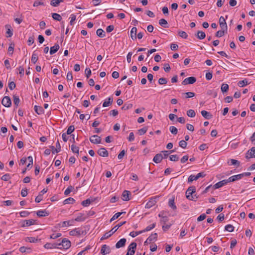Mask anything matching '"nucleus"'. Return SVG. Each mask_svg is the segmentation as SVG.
Instances as JSON below:
<instances>
[{
    "instance_id": "obj_1",
    "label": "nucleus",
    "mask_w": 255,
    "mask_h": 255,
    "mask_svg": "<svg viewBox=\"0 0 255 255\" xmlns=\"http://www.w3.org/2000/svg\"><path fill=\"white\" fill-rule=\"evenodd\" d=\"M196 191V188L194 186L189 187L186 192V196L187 199L192 201H196L197 197L196 194H193Z\"/></svg>"
},
{
    "instance_id": "obj_2",
    "label": "nucleus",
    "mask_w": 255,
    "mask_h": 255,
    "mask_svg": "<svg viewBox=\"0 0 255 255\" xmlns=\"http://www.w3.org/2000/svg\"><path fill=\"white\" fill-rule=\"evenodd\" d=\"M126 223V221H124V222L120 223L119 224H118V225L115 226L114 228H112V229L109 232L106 233L104 235V236L101 238V240H103L108 239V238L111 237L114 233H115L118 230V229L120 227H121L123 225L125 224Z\"/></svg>"
},
{
    "instance_id": "obj_3",
    "label": "nucleus",
    "mask_w": 255,
    "mask_h": 255,
    "mask_svg": "<svg viewBox=\"0 0 255 255\" xmlns=\"http://www.w3.org/2000/svg\"><path fill=\"white\" fill-rule=\"evenodd\" d=\"M58 249H62V248L64 249H68L71 247V242L69 240L66 238L62 239V241L57 244Z\"/></svg>"
},
{
    "instance_id": "obj_4",
    "label": "nucleus",
    "mask_w": 255,
    "mask_h": 255,
    "mask_svg": "<svg viewBox=\"0 0 255 255\" xmlns=\"http://www.w3.org/2000/svg\"><path fill=\"white\" fill-rule=\"evenodd\" d=\"M206 176V174L204 172H201L198 173L196 175H191L188 178V182H192L194 180H197L201 177H204Z\"/></svg>"
},
{
    "instance_id": "obj_5",
    "label": "nucleus",
    "mask_w": 255,
    "mask_h": 255,
    "mask_svg": "<svg viewBox=\"0 0 255 255\" xmlns=\"http://www.w3.org/2000/svg\"><path fill=\"white\" fill-rule=\"evenodd\" d=\"M136 246L137 245L135 243H131L128 247V251L126 255H133L135 253V250L136 248Z\"/></svg>"
},
{
    "instance_id": "obj_6",
    "label": "nucleus",
    "mask_w": 255,
    "mask_h": 255,
    "mask_svg": "<svg viewBox=\"0 0 255 255\" xmlns=\"http://www.w3.org/2000/svg\"><path fill=\"white\" fill-rule=\"evenodd\" d=\"M196 81V78L194 77H189L185 78L182 82V84L186 85L188 84H193Z\"/></svg>"
},
{
    "instance_id": "obj_7",
    "label": "nucleus",
    "mask_w": 255,
    "mask_h": 255,
    "mask_svg": "<svg viewBox=\"0 0 255 255\" xmlns=\"http://www.w3.org/2000/svg\"><path fill=\"white\" fill-rule=\"evenodd\" d=\"M1 104L5 107H10L11 105V101L9 97L5 96L1 101Z\"/></svg>"
},
{
    "instance_id": "obj_8",
    "label": "nucleus",
    "mask_w": 255,
    "mask_h": 255,
    "mask_svg": "<svg viewBox=\"0 0 255 255\" xmlns=\"http://www.w3.org/2000/svg\"><path fill=\"white\" fill-rule=\"evenodd\" d=\"M84 231L82 230V229L80 228H76L74 230H71L69 232V234L71 236H80L81 234H83Z\"/></svg>"
},
{
    "instance_id": "obj_9",
    "label": "nucleus",
    "mask_w": 255,
    "mask_h": 255,
    "mask_svg": "<svg viewBox=\"0 0 255 255\" xmlns=\"http://www.w3.org/2000/svg\"><path fill=\"white\" fill-rule=\"evenodd\" d=\"M253 157L255 158V147H253L251 149L249 150L246 154V158L247 159Z\"/></svg>"
},
{
    "instance_id": "obj_10",
    "label": "nucleus",
    "mask_w": 255,
    "mask_h": 255,
    "mask_svg": "<svg viewBox=\"0 0 255 255\" xmlns=\"http://www.w3.org/2000/svg\"><path fill=\"white\" fill-rule=\"evenodd\" d=\"M90 141L94 144H99L101 142V138L97 135H94L90 137Z\"/></svg>"
},
{
    "instance_id": "obj_11",
    "label": "nucleus",
    "mask_w": 255,
    "mask_h": 255,
    "mask_svg": "<svg viewBox=\"0 0 255 255\" xmlns=\"http://www.w3.org/2000/svg\"><path fill=\"white\" fill-rule=\"evenodd\" d=\"M219 24L221 29L227 30L228 26L225 18L221 16L219 18Z\"/></svg>"
},
{
    "instance_id": "obj_12",
    "label": "nucleus",
    "mask_w": 255,
    "mask_h": 255,
    "mask_svg": "<svg viewBox=\"0 0 255 255\" xmlns=\"http://www.w3.org/2000/svg\"><path fill=\"white\" fill-rule=\"evenodd\" d=\"M228 183H229L228 179L223 180L219 181V182H217V183H216L213 186V188L214 189H218V188L223 186L224 185L227 184Z\"/></svg>"
},
{
    "instance_id": "obj_13",
    "label": "nucleus",
    "mask_w": 255,
    "mask_h": 255,
    "mask_svg": "<svg viewBox=\"0 0 255 255\" xmlns=\"http://www.w3.org/2000/svg\"><path fill=\"white\" fill-rule=\"evenodd\" d=\"M111 249L110 247L106 245H104L102 246L101 250V254L102 255H105L108 254L110 253Z\"/></svg>"
},
{
    "instance_id": "obj_14",
    "label": "nucleus",
    "mask_w": 255,
    "mask_h": 255,
    "mask_svg": "<svg viewBox=\"0 0 255 255\" xmlns=\"http://www.w3.org/2000/svg\"><path fill=\"white\" fill-rule=\"evenodd\" d=\"M98 154L102 157L108 156L109 153L106 149L104 147H101L98 150Z\"/></svg>"
},
{
    "instance_id": "obj_15",
    "label": "nucleus",
    "mask_w": 255,
    "mask_h": 255,
    "mask_svg": "<svg viewBox=\"0 0 255 255\" xmlns=\"http://www.w3.org/2000/svg\"><path fill=\"white\" fill-rule=\"evenodd\" d=\"M156 198H151L146 204L145 208L149 209L154 206L156 203Z\"/></svg>"
},
{
    "instance_id": "obj_16",
    "label": "nucleus",
    "mask_w": 255,
    "mask_h": 255,
    "mask_svg": "<svg viewBox=\"0 0 255 255\" xmlns=\"http://www.w3.org/2000/svg\"><path fill=\"white\" fill-rule=\"evenodd\" d=\"M126 239L125 238L121 239L116 244V247L117 249L123 247L125 246L126 243Z\"/></svg>"
},
{
    "instance_id": "obj_17",
    "label": "nucleus",
    "mask_w": 255,
    "mask_h": 255,
    "mask_svg": "<svg viewBox=\"0 0 255 255\" xmlns=\"http://www.w3.org/2000/svg\"><path fill=\"white\" fill-rule=\"evenodd\" d=\"M162 160V153H157L153 157V161L156 163H160Z\"/></svg>"
},
{
    "instance_id": "obj_18",
    "label": "nucleus",
    "mask_w": 255,
    "mask_h": 255,
    "mask_svg": "<svg viewBox=\"0 0 255 255\" xmlns=\"http://www.w3.org/2000/svg\"><path fill=\"white\" fill-rule=\"evenodd\" d=\"M130 192L127 190H125L122 194V199L124 201H129L130 198L129 196L130 195Z\"/></svg>"
},
{
    "instance_id": "obj_19",
    "label": "nucleus",
    "mask_w": 255,
    "mask_h": 255,
    "mask_svg": "<svg viewBox=\"0 0 255 255\" xmlns=\"http://www.w3.org/2000/svg\"><path fill=\"white\" fill-rule=\"evenodd\" d=\"M201 113L202 116L206 119L209 120L212 118V115L206 111L203 110Z\"/></svg>"
},
{
    "instance_id": "obj_20",
    "label": "nucleus",
    "mask_w": 255,
    "mask_h": 255,
    "mask_svg": "<svg viewBox=\"0 0 255 255\" xmlns=\"http://www.w3.org/2000/svg\"><path fill=\"white\" fill-rule=\"evenodd\" d=\"M241 179H242L241 176V174H239L238 175H235L231 176L229 178V179L228 180L229 182H234L237 180H239Z\"/></svg>"
},
{
    "instance_id": "obj_21",
    "label": "nucleus",
    "mask_w": 255,
    "mask_h": 255,
    "mask_svg": "<svg viewBox=\"0 0 255 255\" xmlns=\"http://www.w3.org/2000/svg\"><path fill=\"white\" fill-rule=\"evenodd\" d=\"M34 111L38 115H41L44 113V111L42 107L35 105L34 107Z\"/></svg>"
},
{
    "instance_id": "obj_22",
    "label": "nucleus",
    "mask_w": 255,
    "mask_h": 255,
    "mask_svg": "<svg viewBox=\"0 0 255 255\" xmlns=\"http://www.w3.org/2000/svg\"><path fill=\"white\" fill-rule=\"evenodd\" d=\"M136 32L137 28L135 27H133L130 30V37L132 40H135L136 39Z\"/></svg>"
},
{
    "instance_id": "obj_23",
    "label": "nucleus",
    "mask_w": 255,
    "mask_h": 255,
    "mask_svg": "<svg viewBox=\"0 0 255 255\" xmlns=\"http://www.w3.org/2000/svg\"><path fill=\"white\" fill-rule=\"evenodd\" d=\"M74 223V220L72 221H66L61 222L59 224V226L61 227H65L69 226H71Z\"/></svg>"
},
{
    "instance_id": "obj_24",
    "label": "nucleus",
    "mask_w": 255,
    "mask_h": 255,
    "mask_svg": "<svg viewBox=\"0 0 255 255\" xmlns=\"http://www.w3.org/2000/svg\"><path fill=\"white\" fill-rule=\"evenodd\" d=\"M168 206L171 207L173 210H175L177 209L176 206L174 203V197H172L168 201Z\"/></svg>"
},
{
    "instance_id": "obj_25",
    "label": "nucleus",
    "mask_w": 255,
    "mask_h": 255,
    "mask_svg": "<svg viewBox=\"0 0 255 255\" xmlns=\"http://www.w3.org/2000/svg\"><path fill=\"white\" fill-rule=\"evenodd\" d=\"M59 49V45L58 44L55 45L50 48V54L53 55Z\"/></svg>"
},
{
    "instance_id": "obj_26",
    "label": "nucleus",
    "mask_w": 255,
    "mask_h": 255,
    "mask_svg": "<svg viewBox=\"0 0 255 255\" xmlns=\"http://www.w3.org/2000/svg\"><path fill=\"white\" fill-rule=\"evenodd\" d=\"M175 150H163L161 152L162 154V159L166 158L170 154L174 152Z\"/></svg>"
},
{
    "instance_id": "obj_27",
    "label": "nucleus",
    "mask_w": 255,
    "mask_h": 255,
    "mask_svg": "<svg viewBox=\"0 0 255 255\" xmlns=\"http://www.w3.org/2000/svg\"><path fill=\"white\" fill-rule=\"evenodd\" d=\"M35 221L33 219L24 221L22 227H28L34 224Z\"/></svg>"
},
{
    "instance_id": "obj_28",
    "label": "nucleus",
    "mask_w": 255,
    "mask_h": 255,
    "mask_svg": "<svg viewBox=\"0 0 255 255\" xmlns=\"http://www.w3.org/2000/svg\"><path fill=\"white\" fill-rule=\"evenodd\" d=\"M19 251L22 253L29 254L31 252V249L30 248L25 247H21L19 249Z\"/></svg>"
},
{
    "instance_id": "obj_29",
    "label": "nucleus",
    "mask_w": 255,
    "mask_h": 255,
    "mask_svg": "<svg viewBox=\"0 0 255 255\" xmlns=\"http://www.w3.org/2000/svg\"><path fill=\"white\" fill-rule=\"evenodd\" d=\"M196 36L197 37V38L202 40L205 38L206 34L204 32L202 31H198Z\"/></svg>"
},
{
    "instance_id": "obj_30",
    "label": "nucleus",
    "mask_w": 255,
    "mask_h": 255,
    "mask_svg": "<svg viewBox=\"0 0 255 255\" xmlns=\"http://www.w3.org/2000/svg\"><path fill=\"white\" fill-rule=\"evenodd\" d=\"M113 98L111 97H109L103 104V106L104 107H108L111 105L113 103Z\"/></svg>"
},
{
    "instance_id": "obj_31",
    "label": "nucleus",
    "mask_w": 255,
    "mask_h": 255,
    "mask_svg": "<svg viewBox=\"0 0 255 255\" xmlns=\"http://www.w3.org/2000/svg\"><path fill=\"white\" fill-rule=\"evenodd\" d=\"M5 28L6 29V34H8V35L6 36L7 37H10L13 35V31L12 30L10 29V26L9 25H6Z\"/></svg>"
},
{
    "instance_id": "obj_32",
    "label": "nucleus",
    "mask_w": 255,
    "mask_h": 255,
    "mask_svg": "<svg viewBox=\"0 0 255 255\" xmlns=\"http://www.w3.org/2000/svg\"><path fill=\"white\" fill-rule=\"evenodd\" d=\"M57 246H58L57 244L46 243L44 245V247L45 249H54L57 248Z\"/></svg>"
},
{
    "instance_id": "obj_33",
    "label": "nucleus",
    "mask_w": 255,
    "mask_h": 255,
    "mask_svg": "<svg viewBox=\"0 0 255 255\" xmlns=\"http://www.w3.org/2000/svg\"><path fill=\"white\" fill-rule=\"evenodd\" d=\"M97 35L101 38L104 37L106 35L105 32L101 28L98 29L96 31Z\"/></svg>"
},
{
    "instance_id": "obj_34",
    "label": "nucleus",
    "mask_w": 255,
    "mask_h": 255,
    "mask_svg": "<svg viewBox=\"0 0 255 255\" xmlns=\"http://www.w3.org/2000/svg\"><path fill=\"white\" fill-rule=\"evenodd\" d=\"M38 217H45L48 215V213L45 210H39L36 212Z\"/></svg>"
},
{
    "instance_id": "obj_35",
    "label": "nucleus",
    "mask_w": 255,
    "mask_h": 255,
    "mask_svg": "<svg viewBox=\"0 0 255 255\" xmlns=\"http://www.w3.org/2000/svg\"><path fill=\"white\" fill-rule=\"evenodd\" d=\"M159 24L164 28L168 27V23L166 20L162 18L159 20Z\"/></svg>"
},
{
    "instance_id": "obj_36",
    "label": "nucleus",
    "mask_w": 255,
    "mask_h": 255,
    "mask_svg": "<svg viewBox=\"0 0 255 255\" xmlns=\"http://www.w3.org/2000/svg\"><path fill=\"white\" fill-rule=\"evenodd\" d=\"M227 32V30H225L224 29H222L221 30H219L216 33V36L217 37H221L223 36L225 33Z\"/></svg>"
},
{
    "instance_id": "obj_37",
    "label": "nucleus",
    "mask_w": 255,
    "mask_h": 255,
    "mask_svg": "<svg viewBox=\"0 0 255 255\" xmlns=\"http://www.w3.org/2000/svg\"><path fill=\"white\" fill-rule=\"evenodd\" d=\"M63 0H51L50 4L53 6H57L60 2H63Z\"/></svg>"
},
{
    "instance_id": "obj_38",
    "label": "nucleus",
    "mask_w": 255,
    "mask_h": 255,
    "mask_svg": "<svg viewBox=\"0 0 255 255\" xmlns=\"http://www.w3.org/2000/svg\"><path fill=\"white\" fill-rule=\"evenodd\" d=\"M157 238V233H153L148 238L147 241H149V242L155 241Z\"/></svg>"
},
{
    "instance_id": "obj_39",
    "label": "nucleus",
    "mask_w": 255,
    "mask_h": 255,
    "mask_svg": "<svg viewBox=\"0 0 255 255\" xmlns=\"http://www.w3.org/2000/svg\"><path fill=\"white\" fill-rule=\"evenodd\" d=\"M74 202H75V200L74 199V198L69 197V198L64 200L63 204L64 205L68 204H73L74 203Z\"/></svg>"
},
{
    "instance_id": "obj_40",
    "label": "nucleus",
    "mask_w": 255,
    "mask_h": 255,
    "mask_svg": "<svg viewBox=\"0 0 255 255\" xmlns=\"http://www.w3.org/2000/svg\"><path fill=\"white\" fill-rule=\"evenodd\" d=\"M52 17L54 20H56L59 21H61L62 19L61 15L56 13H53L52 14Z\"/></svg>"
},
{
    "instance_id": "obj_41",
    "label": "nucleus",
    "mask_w": 255,
    "mask_h": 255,
    "mask_svg": "<svg viewBox=\"0 0 255 255\" xmlns=\"http://www.w3.org/2000/svg\"><path fill=\"white\" fill-rule=\"evenodd\" d=\"M38 60V55L35 53V52H33L32 57H31V62L35 64Z\"/></svg>"
},
{
    "instance_id": "obj_42",
    "label": "nucleus",
    "mask_w": 255,
    "mask_h": 255,
    "mask_svg": "<svg viewBox=\"0 0 255 255\" xmlns=\"http://www.w3.org/2000/svg\"><path fill=\"white\" fill-rule=\"evenodd\" d=\"M187 115L189 117L193 118L195 116L196 113L193 110H189L187 111Z\"/></svg>"
},
{
    "instance_id": "obj_43",
    "label": "nucleus",
    "mask_w": 255,
    "mask_h": 255,
    "mask_svg": "<svg viewBox=\"0 0 255 255\" xmlns=\"http://www.w3.org/2000/svg\"><path fill=\"white\" fill-rule=\"evenodd\" d=\"M222 92L224 93L227 92L229 89V86L227 84L223 83L221 88Z\"/></svg>"
},
{
    "instance_id": "obj_44",
    "label": "nucleus",
    "mask_w": 255,
    "mask_h": 255,
    "mask_svg": "<svg viewBox=\"0 0 255 255\" xmlns=\"http://www.w3.org/2000/svg\"><path fill=\"white\" fill-rule=\"evenodd\" d=\"M123 213H125V212H118L116 213L111 219L110 222H112L115 220L118 219Z\"/></svg>"
},
{
    "instance_id": "obj_45",
    "label": "nucleus",
    "mask_w": 255,
    "mask_h": 255,
    "mask_svg": "<svg viewBox=\"0 0 255 255\" xmlns=\"http://www.w3.org/2000/svg\"><path fill=\"white\" fill-rule=\"evenodd\" d=\"M248 84H249V83L248 82V81L246 79H245V80H243L242 81H240L238 83V86H240V87H244L246 85H247Z\"/></svg>"
},
{
    "instance_id": "obj_46",
    "label": "nucleus",
    "mask_w": 255,
    "mask_h": 255,
    "mask_svg": "<svg viewBox=\"0 0 255 255\" xmlns=\"http://www.w3.org/2000/svg\"><path fill=\"white\" fill-rule=\"evenodd\" d=\"M225 229L226 231L229 232H232L234 230V227L232 225L229 224L225 226Z\"/></svg>"
},
{
    "instance_id": "obj_47",
    "label": "nucleus",
    "mask_w": 255,
    "mask_h": 255,
    "mask_svg": "<svg viewBox=\"0 0 255 255\" xmlns=\"http://www.w3.org/2000/svg\"><path fill=\"white\" fill-rule=\"evenodd\" d=\"M13 103L14 105L16 106V108L18 106V104L20 102V100L19 99V97L16 95H13Z\"/></svg>"
},
{
    "instance_id": "obj_48",
    "label": "nucleus",
    "mask_w": 255,
    "mask_h": 255,
    "mask_svg": "<svg viewBox=\"0 0 255 255\" xmlns=\"http://www.w3.org/2000/svg\"><path fill=\"white\" fill-rule=\"evenodd\" d=\"M14 44L12 43L9 44V46L8 48V51L9 54L12 55L14 50Z\"/></svg>"
},
{
    "instance_id": "obj_49",
    "label": "nucleus",
    "mask_w": 255,
    "mask_h": 255,
    "mask_svg": "<svg viewBox=\"0 0 255 255\" xmlns=\"http://www.w3.org/2000/svg\"><path fill=\"white\" fill-rule=\"evenodd\" d=\"M25 241L30 243H36L38 240L34 237H27Z\"/></svg>"
},
{
    "instance_id": "obj_50",
    "label": "nucleus",
    "mask_w": 255,
    "mask_h": 255,
    "mask_svg": "<svg viewBox=\"0 0 255 255\" xmlns=\"http://www.w3.org/2000/svg\"><path fill=\"white\" fill-rule=\"evenodd\" d=\"M178 35L182 38L186 39L188 37V35L185 31H179Z\"/></svg>"
},
{
    "instance_id": "obj_51",
    "label": "nucleus",
    "mask_w": 255,
    "mask_h": 255,
    "mask_svg": "<svg viewBox=\"0 0 255 255\" xmlns=\"http://www.w3.org/2000/svg\"><path fill=\"white\" fill-rule=\"evenodd\" d=\"M132 107V104L130 103L125 104L122 107V109L124 110H128L131 109Z\"/></svg>"
},
{
    "instance_id": "obj_52",
    "label": "nucleus",
    "mask_w": 255,
    "mask_h": 255,
    "mask_svg": "<svg viewBox=\"0 0 255 255\" xmlns=\"http://www.w3.org/2000/svg\"><path fill=\"white\" fill-rule=\"evenodd\" d=\"M73 189L74 188L73 186H69L64 191L65 195H68L70 194V193L73 190Z\"/></svg>"
},
{
    "instance_id": "obj_53",
    "label": "nucleus",
    "mask_w": 255,
    "mask_h": 255,
    "mask_svg": "<svg viewBox=\"0 0 255 255\" xmlns=\"http://www.w3.org/2000/svg\"><path fill=\"white\" fill-rule=\"evenodd\" d=\"M230 162H231V163H230L231 165H237V167H239L240 165V162L238 160L234 159H230Z\"/></svg>"
},
{
    "instance_id": "obj_54",
    "label": "nucleus",
    "mask_w": 255,
    "mask_h": 255,
    "mask_svg": "<svg viewBox=\"0 0 255 255\" xmlns=\"http://www.w3.org/2000/svg\"><path fill=\"white\" fill-rule=\"evenodd\" d=\"M170 131L173 134H176L178 132L177 128L174 126H171L169 128Z\"/></svg>"
},
{
    "instance_id": "obj_55",
    "label": "nucleus",
    "mask_w": 255,
    "mask_h": 255,
    "mask_svg": "<svg viewBox=\"0 0 255 255\" xmlns=\"http://www.w3.org/2000/svg\"><path fill=\"white\" fill-rule=\"evenodd\" d=\"M71 150L73 153H79V148L74 144L71 145Z\"/></svg>"
},
{
    "instance_id": "obj_56",
    "label": "nucleus",
    "mask_w": 255,
    "mask_h": 255,
    "mask_svg": "<svg viewBox=\"0 0 255 255\" xmlns=\"http://www.w3.org/2000/svg\"><path fill=\"white\" fill-rule=\"evenodd\" d=\"M155 225H156V224L153 223L149 226H148L147 227H146V228L145 229H144L143 230V231H145V232L149 231L151 230L152 229H153L154 228H155Z\"/></svg>"
},
{
    "instance_id": "obj_57",
    "label": "nucleus",
    "mask_w": 255,
    "mask_h": 255,
    "mask_svg": "<svg viewBox=\"0 0 255 255\" xmlns=\"http://www.w3.org/2000/svg\"><path fill=\"white\" fill-rule=\"evenodd\" d=\"M167 83V80L165 78H160L158 80V83L160 85H165Z\"/></svg>"
},
{
    "instance_id": "obj_58",
    "label": "nucleus",
    "mask_w": 255,
    "mask_h": 255,
    "mask_svg": "<svg viewBox=\"0 0 255 255\" xmlns=\"http://www.w3.org/2000/svg\"><path fill=\"white\" fill-rule=\"evenodd\" d=\"M147 128L145 127L138 130V133L139 135H142L146 133L147 131Z\"/></svg>"
},
{
    "instance_id": "obj_59",
    "label": "nucleus",
    "mask_w": 255,
    "mask_h": 255,
    "mask_svg": "<svg viewBox=\"0 0 255 255\" xmlns=\"http://www.w3.org/2000/svg\"><path fill=\"white\" fill-rule=\"evenodd\" d=\"M91 203V200L89 199L84 200L82 202L81 204L84 207H87L89 206Z\"/></svg>"
},
{
    "instance_id": "obj_60",
    "label": "nucleus",
    "mask_w": 255,
    "mask_h": 255,
    "mask_svg": "<svg viewBox=\"0 0 255 255\" xmlns=\"http://www.w3.org/2000/svg\"><path fill=\"white\" fill-rule=\"evenodd\" d=\"M169 159L172 161H177L179 159V156L177 155H171L169 156Z\"/></svg>"
},
{
    "instance_id": "obj_61",
    "label": "nucleus",
    "mask_w": 255,
    "mask_h": 255,
    "mask_svg": "<svg viewBox=\"0 0 255 255\" xmlns=\"http://www.w3.org/2000/svg\"><path fill=\"white\" fill-rule=\"evenodd\" d=\"M83 214H80V215L78 216L75 219V221L77 222H83L85 220V218L83 217Z\"/></svg>"
},
{
    "instance_id": "obj_62",
    "label": "nucleus",
    "mask_w": 255,
    "mask_h": 255,
    "mask_svg": "<svg viewBox=\"0 0 255 255\" xmlns=\"http://www.w3.org/2000/svg\"><path fill=\"white\" fill-rule=\"evenodd\" d=\"M75 129L74 126L72 125L68 127L67 130V134H70Z\"/></svg>"
},
{
    "instance_id": "obj_63",
    "label": "nucleus",
    "mask_w": 255,
    "mask_h": 255,
    "mask_svg": "<svg viewBox=\"0 0 255 255\" xmlns=\"http://www.w3.org/2000/svg\"><path fill=\"white\" fill-rule=\"evenodd\" d=\"M179 146L181 147H182L183 148H185L186 147L187 142H186V141L185 140H182L179 141Z\"/></svg>"
},
{
    "instance_id": "obj_64",
    "label": "nucleus",
    "mask_w": 255,
    "mask_h": 255,
    "mask_svg": "<svg viewBox=\"0 0 255 255\" xmlns=\"http://www.w3.org/2000/svg\"><path fill=\"white\" fill-rule=\"evenodd\" d=\"M19 214H20V217H26L30 214V213L26 211H23L20 212L19 213Z\"/></svg>"
}]
</instances>
